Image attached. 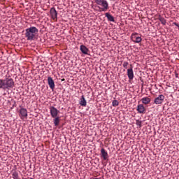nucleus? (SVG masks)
<instances>
[{
  "mask_svg": "<svg viewBox=\"0 0 179 179\" xmlns=\"http://www.w3.org/2000/svg\"><path fill=\"white\" fill-rule=\"evenodd\" d=\"M38 34V29L36 27H31L26 29L25 37L27 40L33 41Z\"/></svg>",
  "mask_w": 179,
  "mask_h": 179,
  "instance_id": "nucleus-1",
  "label": "nucleus"
},
{
  "mask_svg": "<svg viewBox=\"0 0 179 179\" xmlns=\"http://www.w3.org/2000/svg\"><path fill=\"white\" fill-rule=\"evenodd\" d=\"M15 86V82L12 78H6V80L0 79V89H12Z\"/></svg>",
  "mask_w": 179,
  "mask_h": 179,
  "instance_id": "nucleus-2",
  "label": "nucleus"
},
{
  "mask_svg": "<svg viewBox=\"0 0 179 179\" xmlns=\"http://www.w3.org/2000/svg\"><path fill=\"white\" fill-rule=\"evenodd\" d=\"M50 114L52 118H55L58 116V113H59V110H58V109H57L54 106H51L50 108Z\"/></svg>",
  "mask_w": 179,
  "mask_h": 179,
  "instance_id": "nucleus-3",
  "label": "nucleus"
},
{
  "mask_svg": "<svg viewBox=\"0 0 179 179\" xmlns=\"http://www.w3.org/2000/svg\"><path fill=\"white\" fill-rule=\"evenodd\" d=\"M20 117L22 120L27 117V110L24 108H22L20 110Z\"/></svg>",
  "mask_w": 179,
  "mask_h": 179,
  "instance_id": "nucleus-4",
  "label": "nucleus"
},
{
  "mask_svg": "<svg viewBox=\"0 0 179 179\" xmlns=\"http://www.w3.org/2000/svg\"><path fill=\"white\" fill-rule=\"evenodd\" d=\"M50 15L53 20H57L58 19V17H57L58 14L57 13V10H55V8H50Z\"/></svg>",
  "mask_w": 179,
  "mask_h": 179,
  "instance_id": "nucleus-5",
  "label": "nucleus"
},
{
  "mask_svg": "<svg viewBox=\"0 0 179 179\" xmlns=\"http://www.w3.org/2000/svg\"><path fill=\"white\" fill-rule=\"evenodd\" d=\"M164 101V95H159L158 97L155 98L154 103L155 104H162Z\"/></svg>",
  "mask_w": 179,
  "mask_h": 179,
  "instance_id": "nucleus-6",
  "label": "nucleus"
},
{
  "mask_svg": "<svg viewBox=\"0 0 179 179\" xmlns=\"http://www.w3.org/2000/svg\"><path fill=\"white\" fill-rule=\"evenodd\" d=\"M101 5L103 6V8H101V10H102L103 12H105V10H107V9H108V3H107V1L101 0Z\"/></svg>",
  "mask_w": 179,
  "mask_h": 179,
  "instance_id": "nucleus-7",
  "label": "nucleus"
},
{
  "mask_svg": "<svg viewBox=\"0 0 179 179\" xmlns=\"http://www.w3.org/2000/svg\"><path fill=\"white\" fill-rule=\"evenodd\" d=\"M48 83L50 89H52V90H54V89L55 88V83H54V80H52V78L51 77L48 78Z\"/></svg>",
  "mask_w": 179,
  "mask_h": 179,
  "instance_id": "nucleus-8",
  "label": "nucleus"
},
{
  "mask_svg": "<svg viewBox=\"0 0 179 179\" xmlns=\"http://www.w3.org/2000/svg\"><path fill=\"white\" fill-rule=\"evenodd\" d=\"M127 76L130 80L134 79V70L132 69V67L127 69Z\"/></svg>",
  "mask_w": 179,
  "mask_h": 179,
  "instance_id": "nucleus-9",
  "label": "nucleus"
},
{
  "mask_svg": "<svg viewBox=\"0 0 179 179\" xmlns=\"http://www.w3.org/2000/svg\"><path fill=\"white\" fill-rule=\"evenodd\" d=\"M137 111L140 114H145V111H146V109H145V106H143V105L140 104V105H138L137 106Z\"/></svg>",
  "mask_w": 179,
  "mask_h": 179,
  "instance_id": "nucleus-10",
  "label": "nucleus"
},
{
  "mask_svg": "<svg viewBox=\"0 0 179 179\" xmlns=\"http://www.w3.org/2000/svg\"><path fill=\"white\" fill-rule=\"evenodd\" d=\"M101 153L103 160H107V159H108V154L107 153V152H106V150L104 148H102L101 150Z\"/></svg>",
  "mask_w": 179,
  "mask_h": 179,
  "instance_id": "nucleus-11",
  "label": "nucleus"
},
{
  "mask_svg": "<svg viewBox=\"0 0 179 179\" xmlns=\"http://www.w3.org/2000/svg\"><path fill=\"white\" fill-rule=\"evenodd\" d=\"M80 106H82L83 107H86L87 106V102L86 99H85V96H82L80 99Z\"/></svg>",
  "mask_w": 179,
  "mask_h": 179,
  "instance_id": "nucleus-12",
  "label": "nucleus"
},
{
  "mask_svg": "<svg viewBox=\"0 0 179 179\" xmlns=\"http://www.w3.org/2000/svg\"><path fill=\"white\" fill-rule=\"evenodd\" d=\"M158 20L161 22L162 24L164 26H166V24L167 23V20L164 19V17H162V15L158 16Z\"/></svg>",
  "mask_w": 179,
  "mask_h": 179,
  "instance_id": "nucleus-13",
  "label": "nucleus"
},
{
  "mask_svg": "<svg viewBox=\"0 0 179 179\" xmlns=\"http://www.w3.org/2000/svg\"><path fill=\"white\" fill-rule=\"evenodd\" d=\"M80 51L83 52V54L87 55V52H89V49H87L86 46L82 45L80 46Z\"/></svg>",
  "mask_w": 179,
  "mask_h": 179,
  "instance_id": "nucleus-14",
  "label": "nucleus"
},
{
  "mask_svg": "<svg viewBox=\"0 0 179 179\" xmlns=\"http://www.w3.org/2000/svg\"><path fill=\"white\" fill-rule=\"evenodd\" d=\"M141 101L143 104H149L150 103V98L146 96L141 99Z\"/></svg>",
  "mask_w": 179,
  "mask_h": 179,
  "instance_id": "nucleus-15",
  "label": "nucleus"
},
{
  "mask_svg": "<svg viewBox=\"0 0 179 179\" xmlns=\"http://www.w3.org/2000/svg\"><path fill=\"white\" fill-rule=\"evenodd\" d=\"M106 16L108 18V20L110 22H114V17H113V15H111L110 13H106Z\"/></svg>",
  "mask_w": 179,
  "mask_h": 179,
  "instance_id": "nucleus-16",
  "label": "nucleus"
},
{
  "mask_svg": "<svg viewBox=\"0 0 179 179\" xmlns=\"http://www.w3.org/2000/svg\"><path fill=\"white\" fill-rule=\"evenodd\" d=\"M54 124L55 127H58L59 125V117H55Z\"/></svg>",
  "mask_w": 179,
  "mask_h": 179,
  "instance_id": "nucleus-17",
  "label": "nucleus"
},
{
  "mask_svg": "<svg viewBox=\"0 0 179 179\" xmlns=\"http://www.w3.org/2000/svg\"><path fill=\"white\" fill-rule=\"evenodd\" d=\"M136 36H138V33H134L131 34V39L132 41H135L136 40Z\"/></svg>",
  "mask_w": 179,
  "mask_h": 179,
  "instance_id": "nucleus-18",
  "label": "nucleus"
},
{
  "mask_svg": "<svg viewBox=\"0 0 179 179\" xmlns=\"http://www.w3.org/2000/svg\"><path fill=\"white\" fill-rule=\"evenodd\" d=\"M12 176H13V178H14V179L19 178V173H17V172H16V171L13 172Z\"/></svg>",
  "mask_w": 179,
  "mask_h": 179,
  "instance_id": "nucleus-19",
  "label": "nucleus"
},
{
  "mask_svg": "<svg viewBox=\"0 0 179 179\" xmlns=\"http://www.w3.org/2000/svg\"><path fill=\"white\" fill-rule=\"evenodd\" d=\"M118 104H120V103H119L118 101H117V100H114V101H113V102H112V106H113V107H117V106H118Z\"/></svg>",
  "mask_w": 179,
  "mask_h": 179,
  "instance_id": "nucleus-20",
  "label": "nucleus"
},
{
  "mask_svg": "<svg viewBox=\"0 0 179 179\" xmlns=\"http://www.w3.org/2000/svg\"><path fill=\"white\" fill-rule=\"evenodd\" d=\"M142 41V38L138 36L136 38V40L134 41V43H141Z\"/></svg>",
  "mask_w": 179,
  "mask_h": 179,
  "instance_id": "nucleus-21",
  "label": "nucleus"
},
{
  "mask_svg": "<svg viewBox=\"0 0 179 179\" xmlns=\"http://www.w3.org/2000/svg\"><path fill=\"white\" fill-rule=\"evenodd\" d=\"M136 124L138 125V127H142V122L141 120H136Z\"/></svg>",
  "mask_w": 179,
  "mask_h": 179,
  "instance_id": "nucleus-22",
  "label": "nucleus"
},
{
  "mask_svg": "<svg viewBox=\"0 0 179 179\" xmlns=\"http://www.w3.org/2000/svg\"><path fill=\"white\" fill-rule=\"evenodd\" d=\"M127 66H128V62H124L123 63V67L127 69Z\"/></svg>",
  "mask_w": 179,
  "mask_h": 179,
  "instance_id": "nucleus-23",
  "label": "nucleus"
},
{
  "mask_svg": "<svg viewBox=\"0 0 179 179\" xmlns=\"http://www.w3.org/2000/svg\"><path fill=\"white\" fill-rule=\"evenodd\" d=\"M96 1L97 5H101V0H95Z\"/></svg>",
  "mask_w": 179,
  "mask_h": 179,
  "instance_id": "nucleus-24",
  "label": "nucleus"
},
{
  "mask_svg": "<svg viewBox=\"0 0 179 179\" xmlns=\"http://www.w3.org/2000/svg\"><path fill=\"white\" fill-rule=\"evenodd\" d=\"M173 24H174L175 26H177V27H178V28H179V24H177V22H173Z\"/></svg>",
  "mask_w": 179,
  "mask_h": 179,
  "instance_id": "nucleus-25",
  "label": "nucleus"
},
{
  "mask_svg": "<svg viewBox=\"0 0 179 179\" xmlns=\"http://www.w3.org/2000/svg\"><path fill=\"white\" fill-rule=\"evenodd\" d=\"M64 81H65V79H64V78H62V82H64Z\"/></svg>",
  "mask_w": 179,
  "mask_h": 179,
  "instance_id": "nucleus-26",
  "label": "nucleus"
},
{
  "mask_svg": "<svg viewBox=\"0 0 179 179\" xmlns=\"http://www.w3.org/2000/svg\"><path fill=\"white\" fill-rule=\"evenodd\" d=\"M30 179H33V178H30Z\"/></svg>",
  "mask_w": 179,
  "mask_h": 179,
  "instance_id": "nucleus-27",
  "label": "nucleus"
}]
</instances>
